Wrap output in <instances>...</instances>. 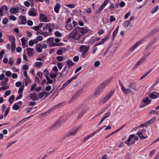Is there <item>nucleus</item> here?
<instances>
[{"label": "nucleus", "instance_id": "nucleus-1", "mask_svg": "<svg viewBox=\"0 0 159 159\" xmlns=\"http://www.w3.org/2000/svg\"><path fill=\"white\" fill-rule=\"evenodd\" d=\"M87 32V30L84 28H76L74 29L67 36V39L70 40L79 39L80 37Z\"/></svg>", "mask_w": 159, "mask_h": 159}, {"label": "nucleus", "instance_id": "nucleus-2", "mask_svg": "<svg viewBox=\"0 0 159 159\" xmlns=\"http://www.w3.org/2000/svg\"><path fill=\"white\" fill-rule=\"evenodd\" d=\"M112 79V78L108 79L101 84L96 89L93 94L94 95L96 96L100 94L105 87L109 84Z\"/></svg>", "mask_w": 159, "mask_h": 159}, {"label": "nucleus", "instance_id": "nucleus-3", "mask_svg": "<svg viewBox=\"0 0 159 159\" xmlns=\"http://www.w3.org/2000/svg\"><path fill=\"white\" fill-rule=\"evenodd\" d=\"M139 139L138 136L134 134L129 135L127 139L125 142V143L128 146H130L131 145L135 143V141Z\"/></svg>", "mask_w": 159, "mask_h": 159}, {"label": "nucleus", "instance_id": "nucleus-4", "mask_svg": "<svg viewBox=\"0 0 159 159\" xmlns=\"http://www.w3.org/2000/svg\"><path fill=\"white\" fill-rule=\"evenodd\" d=\"M150 35L148 34L146 36V37L141 39L137 42H136L129 49V51L131 52H132L137 47L139 46L144 40L145 38H146L149 37Z\"/></svg>", "mask_w": 159, "mask_h": 159}, {"label": "nucleus", "instance_id": "nucleus-5", "mask_svg": "<svg viewBox=\"0 0 159 159\" xmlns=\"http://www.w3.org/2000/svg\"><path fill=\"white\" fill-rule=\"evenodd\" d=\"M43 31H40V34L45 36H47L49 35V33L47 32V31L48 30L49 32L52 31L51 28H49L48 25H46L45 26L43 27Z\"/></svg>", "mask_w": 159, "mask_h": 159}, {"label": "nucleus", "instance_id": "nucleus-6", "mask_svg": "<svg viewBox=\"0 0 159 159\" xmlns=\"http://www.w3.org/2000/svg\"><path fill=\"white\" fill-rule=\"evenodd\" d=\"M21 6L20 5L15 6L14 7L10 9V11L11 13L15 14L18 13L20 10L21 9Z\"/></svg>", "mask_w": 159, "mask_h": 159}, {"label": "nucleus", "instance_id": "nucleus-7", "mask_svg": "<svg viewBox=\"0 0 159 159\" xmlns=\"http://www.w3.org/2000/svg\"><path fill=\"white\" fill-rule=\"evenodd\" d=\"M89 46L86 45H81L79 47L80 51L82 55H84L89 49Z\"/></svg>", "mask_w": 159, "mask_h": 159}, {"label": "nucleus", "instance_id": "nucleus-8", "mask_svg": "<svg viewBox=\"0 0 159 159\" xmlns=\"http://www.w3.org/2000/svg\"><path fill=\"white\" fill-rule=\"evenodd\" d=\"M61 103L58 104L57 105L53 107L52 108L50 109L49 111H47V112L45 113L42 114L40 116H46L48 115L49 114L51 113L52 112V111L53 110L58 108L61 105Z\"/></svg>", "mask_w": 159, "mask_h": 159}, {"label": "nucleus", "instance_id": "nucleus-9", "mask_svg": "<svg viewBox=\"0 0 159 159\" xmlns=\"http://www.w3.org/2000/svg\"><path fill=\"white\" fill-rule=\"evenodd\" d=\"M110 34H107L106 37L99 42L96 43L95 44V46H98L103 44L109 38Z\"/></svg>", "mask_w": 159, "mask_h": 159}, {"label": "nucleus", "instance_id": "nucleus-10", "mask_svg": "<svg viewBox=\"0 0 159 159\" xmlns=\"http://www.w3.org/2000/svg\"><path fill=\"white\" fill-rule=\"evenodd\" d=\"M109 2V0H105L104 2L102 4L100 8L98 11L95 12L96 13H100L103 10L105 7L107 5Z\"/></svg>", "mask_w": 159, "mask_h": 159}, {"label": "nucleus", "instance_id": "nucleus-11", "mask_svg": "<svg viewBox=\"0 0 159 159\" xmlns=\"http://www.w3.org/2000/svg\"><path fill=\"white\" fill-rule=\"evenodd\" d=\"M80 127L79 126L75 127L72 129L68 133L67 135V137L70 136L74 135H75L77 131L79 129Z\"/></svg>", "mask_w": 159, "mask_h": 159}, {"label": "nucleus", "instance_id": "nucleus-12", "mask_svg": "<svg viewBox=\"0 0 159 159\" xmlns=\"http://www.w3.org/2000/svg\"><path fill=\"white\" fill-rule=\"evenodd\" d=\"M49 21V19L47 15L44 14H40V21L47 22Z\"/></svg>", "mask_w": 159, "mask_h": 159}, {"label": "nucleus", "instance_id": "nucleus-13", "mask_svg": "<svg viewBox=\"0 0 159 159\" xmlns=\"http://www.w3.org/2000/svg\"><path fill=\"white\" fill-rule=\"evenodd\" d=\"M120 85L121 90L125 94H127L131 92V90L129 88L126 89L123 86L122 84L120 83Z\"/></svg>", "mask_w": 159, "mask_h": 159}, {"label": "nucleus", "instance_id": "nucleus-14", "mask_svg": "<svg viewBox=\"0 0 159 159\" xmlns=\"http://www.w3.org/2000/svg\"><path fill=\"white\" fill-rule=\"evenodd\" d=\"M149 97L152 99H156L159 97V93L156 92H153L149 95Z\"/></svg>", "mask_w": 159, "mask_h": 159}, {"label": "nucleus", "instance_id": "nucleus-15", "mask_svg": "<svg viewBox=\"0 0 159 159\" xmlns=\"http://www.w3.org/2000/svg\"><path fill=\"white\" fill-rule=\"evenodd\" d=\"M50 94L48 92L44 91L40 93V98H45Z\"/></svg>", "mask_w": 159, "mask_h": 159}, {"label": "nucleus", "instance_id": "nucleus-16", "mask_svg": "<svg viewBox=\"0 0 159 159\" xmlns=\"http://www.w3.org/2000/svg\"><path fill=\"white\" fill-rule=\"evenodd\" d=\"M54 39L53 38H50L48 39L47 41L48 43H50L51 45L53 46H56V43L54 42Z\"/></svg>", "mask_w": 159, "mask_h": 159}, {"label": "nucleus", "instance_id": "nucleus-17", "mask_svg": "<svg viewBox=\"0 0 159 159\" xmlns=\"http://www.w3.org/2000/svg\"><path fill=\"white\" fill-rule=\"evenodd\" d=\"M73 80V78H71V79L68 80L66 82L63 84L62 87L61 88V89H63L66 87L67 85L69 84Z\"/></svg>", "mask_w": 159, "mask_h": 159}, {"label": "nucleus", "instance_id": "nucleus-18", "mask_svg": "<svg viewBox=\"0 0 159 159\" xmlns=\"http://www.w3.org/2000/svg\"><path fill=\"white\" fill-rule=\"evenodd\" d=\"M137 134L139 136L141 139H144L148 137V136L143 135L140 131L138 132Z\"/></svg>", "mask_w": 159, "mask_h": 159}, {"label": "nucleus", "instance_id": "nucleus-19", "mask_svg": "<svg viewBox=\"0 0 159 159\" xmlns=\"http://www.w3.org/2000/svg\"><path fill=\"white\" fill-rule=\"evenodd\" d=\"M60 7V6L58 3H57L56 5L54 6V10L56 13H58L59 12Z\"/></svg>", "mask_w": 159, "mask_h": 159}, {"label": "nucleus", "instance_id": "nucleus-20", "mask_svg": "<svg viewBox=\"0 0 159 159\" xmlns=\"http://www.w3.org/2000/svg\"><path fill=\"white\" fill-rule=\"evenodd\" d=\"M143 101L144 103L146 104V105H148L151 103V100L148 97H146L143 99Z\"/></svg>", "mask_w": 159, "mask_h": 159}, {"label": "nucleus", "instance_id": "nucleus-21", "mask_svg": "<svg viewBox=\"0 0 159 159\" xmlns=\"http://www.w3.org/2000/svg\"><path fill=\"white\" fill-rule=\"evenodd\" d=\"M156 120V118L155 117H153L150 120L147 121L146 123H145L146 126H147L148 125L154 122Z\"/></svg>", "mask_w": 159, "mask_h": 159}, {"label": "nucleus", "instance_id": "nucleus-22", "mask_svg": "<svg viewBox=\"0 0 159 159\" xmlns=\"http://www.w3.org/2000/svg\"><path fill=\"white\" fill-rule=\"evenodd\" d=\"M109 100L105 96L102 99L100 102H99V103L100 104H102L106 103Z\"/></svg>", "mask_w": 159, "mask_h": 159}, {"label": "nucleus", "instance_id": "nucleus-23", "mask_svg": "<svg viewBox=\"0 0 159 159\" xmlns=\"http://www.w3.org/2000/svg\"><path fill=\"white\" fill-rule=\"evenodd\" d=\"M66 50L65 48H63L61 49H59L58 50L57 52V54L58 55H62L63 53L65 52Z\"/></svg>", "mask_w": 159, "mask_h": 159}, {"label": "nucleus", "instance_id": "nucleus-24", "mask_svg": "<svg viewBox=\"0 0 159 159\" xmlns=\"http://www.w3.org/2000/svg\"><path fill=\"white\" fill-rule=\"evenodd\" d=\"M143 134L145 136H148L149 135L148 132L145 129H143L139 131Z\"/></svg>", "mask_w": 159, "mask_h": 159}, {"label": "nucleus", "instance_id": "nucleus-25", "mask_svg": "<svg viewBox=\"0 0 159 159\" xmlns=\"http://www.w3.org/2000/svg\"><path fill=\"white\" fill-rule=\"evenodd\" d=\"M114 90H111L109 93H107L105 96L109 100L114 94Z\"/></svg>", "mask_w": 159, "mask_h": 159}, {"label": "nucleus", "instance_id": "nucleus-26", "mask_svg": "<svg viewBox=\"0 0 159 159\" xmlns=\"http://www.w3.org/2000/svg\"><path fill=\"white\" fill-rule=\"evenodd\" d=\"M27 54L30 57L33 54V49L31 48H28L27 49Z\"/></svg>", "mask_w": 159, "mask_h": 159}, {"label": "nucleus", "instance_id": "nucleus-27", "mask_svg": "<svg viewBox=\"0 0 159 159\" xmlns=\"http://www.w3.org/2000/svg\"><path fill=\"white\" fill-rule=\"evenodd\" d=\"M30 95L31 98L33 99L34 101H36L38 99V97L36 96L35 94L32 93Z\"/></svg>", "mask_w": 159, "mask_h": 159}, {"label": "nucleus", "instance_id": "nucleus-28", "mask_svg": "<svg viewBox=\"0 0 159 159\" xmlns=\"http://www.w3.org/2000/svg\"><path fill=\"white\" fill-rule=\"evenodd\" d=\"M119 27L117 26L116 29L114 31L113 35H112V37L113 38V39H114V38L115 37L119 29Z\"/></svg>", "mask_w": 159, "mask_h": 159}, {"label": "nucleus", "instance_id": "nucleus-29", "mask_svg": "<svg viewBox=\"0 0 159 159\" xmlns=\"http://www.w3.org/2000/svg\"><path fill=\"white\" fill-rule=\"evenodd\" d=\"M66 28L68 30H71L73 28V26L71 24H67L66 25Z\"/></svg>", "mask_w": 159, "mask_h": 159}, {"label": "nucleus", "instance_id": "nucleus-30", "mask_svg": "<svg viewBox=\"0 0 159 159\" xmlns=\"http://www.w3.org/2000/svg\"><path fill=\"white\" fill-rule=\"evenodd\" d=\"M67 65L69 67H71L74 65V63L72 61H66Z\"/></svg>", "mask_w": 159, "mask_h": 159}, {"label": "nucleus", "instance_id": "nucleus-31", "mask_svg": "<svg viewBox=\"0 0 159 159\" xmlns=\"http://www.w3.org/2000/svg\"><path fill=\"white\" fill-rule=\"evenodd\" d=\"M151 70H148L147 72L145 73L142 76L140 77V80H141L143 78L145 77L148 74H149L151 72Z\"/></svg>", "mask_w": 159, "mask_h": 159}, {"label": "nucleus", "instance_id": "nucleus-32", "mask_svg": "<svg viewBox=\"0 0 159 159\" xmlns=\"http://www.w3.org/2000/svg\"><path fill=\"white\" fill-rule=\"evenodd\" d=\"M9 40L11 41V44L15 43V39L13 36H10L9 37Z\"/></svg>", "mask_w": 159, "mask_h": 159}, {"label": "nucleus", "instance_id": "nucleus-33", "mask_svg": "<svg viewBox=\"0 0 159 159\" xmlns=\"http://www.w3.org/2000/svg\"><path fill=\"white\" fill-rule=\"evenodd\" d=\"M159 8V7L157 5L155 7L152 9L151 11V12L152 13H155L158 10Z\"/></svg>", "mask_w": 159, "mask_h": 159}, {"label": "nucleus", "instance_id": "nucleus-34", "mask_svg": "<svg viewBox=\"0 0 159 159\" xmlns=\"http://www.w3.org/2000/svg\"><path fill=\"white\" fill-rule=\"evenodd\" d=\"M26 22V20L25 16H23L21 19V23L22 24H25Z\"/></svg>", "mask_w": 159, "mask_h": 159}, {"label": "nucleus", "instance_id": "nucleus-35", "mask_svg": "<svg viewBox=\"0 0 159 159\" xmlns=\"http://www.w3.org/2000/svg\"><path fill=\"white\" fill-rule=\"evenodd\" d=\"M24 87V86L22 85L19 88L18 91V93L19 94H22L21 93H22L23 91Z\"/></svg>", "mask_w": 159, "mask_h": 159}, {"label": "nucleus", "instance_id": "nucleus-36", "mask_svg": "<svg viewBox=\"0 0 159 159\" xmlns=\"http://www.w3.org/2000/svg\"><path fill=\"white\" fill-rule=\"evenodd\" d=\"M29 15L31 16H36L35 13L32 10H30L28 12Z\"/></svg>", "mask_w": 159, "mask_h": 159}, {"label": "nucleus", "instance_id": "nucleus-37", "mask_svg": "<svg viewBox=\"0 0 159 159\" xmlns=\"http://www.w3.org/2000/svg\"><path fill=\"white\" fill-rule=\"evenodd\" d=\"M55 35L57 37H61L62 36V34L61 33L58 31H56L54 33Z\"/></svg>", "mask_w": 159, "mask_h": 159}, {"label": "nucleus", "instance_id": "nucleus-38", "mask_svg": "<svg viewBox=\"0 0 159 159\" xmlns=\"http://www.w3.org/2000/svg\"><path fill=\"white\" fill-rule=\"evenodd\" d=\"M9 85H5L3 86H2L0 88V90H5L9 89Z\"/></svg>", "mask_w": 159, "mask_h": 159}, {"label": "nucleus", "instance_id": "nucleus-39", "mask_svg": "<svg viewBox=\"0 0 159 159\" xmlns=\"http://www.w3.org/2000/svg\"><path fill=\"white\" fill-rule=\"evenodd\" d=\"M39 41H40V36H38L36 39L33 40V42L34 44L37 43Z\"/></svg>", "mask_w": 159, "mask_h": 159}, {"label": "nucleus", "instance_id": "nucleus-40", "mask_svg": "<svg viewBox=\"0 0 159 159\" xmlns=\"http://www.w3.org/2000/svg\"><path fill=\"white\" fill-rule=\"evenodd\" d=\"M130 21H125L123 24V26L125 27H127L130 24Z\"/></svg>", "mask_w": 159, "mask_h": 159}, {"label": "nucleus", "instance_id": "nucleus-41", "mask_svg": "<svg viewBox=\"0 0 159 159\" xmlns=\"http://www.w3.org/2000/svg\"><path fill=\"white\" fill-rule=\"evenodd\" d=\"M110 112L109 111H108L105 114L104 116L103 117L105 119L107 118L108 117L110 116Z\"/></svg>", "mask_w": 159, "mask_h": 159}, {"label": "nucleus", "instance_id": "nucleus-42", "mask_svg": "<svg viewBox=\"0 0 159 159\" xmlns=\"http://www.w3.org/2000/svg\"><path fill=\"white\" fill-rule=\"evenodd\" d=\"M8 22V19L7 18H5L3 19L2 20V23L4 25L6 24Z\"/></svg>", "mask_w": 159, "mask_h": 159}, {"label": "nucleus", "instance_id": "nucleus-43", "mask_svg": "<svg viewBox=\"0 0 159 159\" xmlns=\"http://www.w3.org/2000/svg\"><path fill=\"white\" fill-rule=\"evenodd\" d=\"M15 99V97L14 95H12L9 98V101L10 102L11 104L12 103L13 101H14V100Z\"/></svg>", "mask_w": 159, "mask_h": 159}, {"label": "nucleus", "instance_id": "nucleus-44", "mask_svg": "<svg viewBox=\"0 0 159 159\" xmlns=\"http://www.w3.org/2000/svg\"><path fill=\"white\" fill-rule=\"evenodd\" d=\"M19 108V107L17 105L15 104L12 107V109L15 110H18Z\"/></svg>", "mask_w": 159, "mask_h": 159}, {"label": "nucleus", "instance_id": "nucleus-45", "mask_svg": "<svg viewBox=\"0 0 159 159\" xmlns=\"http://www.w3.org/2000/svg\"><path fill=\"white\" fill-rule=\"evenodd\" d=\"M60 121L59 120V121L57 122L54 125L52 126V127H54L55 126H56V128L57 127L59 126L60 125Z\"/></svg>", "mask_w": 159, "mask_h": 159}, {"label": "nucleus", "instance_id": "nucleus-46", "mask_svg": "<svg viewBox=\"0 0 159 159\" xmlns=\"http://www.w3.org/2000/svg\"><path fill=\"white\" fill-rule=\"evenodd\" d=\"M150 114H154L156 115H158L159 114V113L158 112L156 111L155 110H152L150 112Z\"/></svg>", "mask_w": 159, "mask_h": 159}, {"label": "nucleus", "instance_id": "nucleus-47", "mask_svg": "<svg viewBox=\"0 0 159 159\" xmlns=\"http://www.w3.org/2000/svg\"><path fill=\"white\" fill-rule=\"evenodd\" d=\"M9 19L11 20H12L13 21L15 20L16 19V18L14 16L12 15H10L9 16Z\"/></svg>", "mask_w": 159, "mask_h": 159}, {"label": "nucleus", "instance_id": "nucleus-48", "mask_svg": "<svg viewBox=\"0 0 159 159\" xmlns=\"http://www.w3.org/2000/svg\"><path fill=\"white\" fill-rule=\"evenodd\" d=\"M66 6L71 8H74L75 7V5L73 4H67L66 5Z\"/></svg>", "mask_w": 159, "mask_h": 159}, {"label": "nucleus", "instance_id": "nucleus-49", "mask_svg": "<svg viewBox=\"0 0 159 159\" xmlns=\"http://www.w3.org/2000/svg\"><path fill=\"white\" fill-rule=\"evenodd\" d=\"M57 65L59 69L61 70L63 66V64L62 63H57Z\"/></svg>", "mask_w": 159, "mask_h": 159}, {"label": "nucleus", "instance_id": "nucleus-50", "mask_svg": "<svg viewBox=\"0 0 159 159\" xmlns=\"http://www.w3.org/2000/svg\"><path fill=\"white\" fill-rule=\"evenodd\" d=\"M11 93V91L9 90H7L6 91L5 93V95H4V97L5 98L7 96H8Z\"/></svg>", "mask_w": 159, "mask_h": 159}, {"label": "nucleus", "instance_id": "nucleus-51", "mask_svg": "<svg viewBox=\"0 0 159 159\" xmlns=\"http://www.w3.org/2000/svg\"><path fill=\"white\" fill-rule=\"evenodd\" d=\"M92 136V135L89 134L85 137L84 138L83 141H85L88 140V139L89 138H90Z\"/></svg>", "mask_w": 159, "mask_h": 159}, {"label": "nucleus", "instance_id": "nucleus-52", "mask_svg": "<svg viewBox=\"0 0 159 159\" xmlns=\"http://www.w3.org/2000/svg\"><path fill=\"white\" fill-rule=\"evenodd\" d=\"M57 60L59 61H62L64 60V57L62 56H58L57 57Z\"/></svg>", "mask_w": 159, "mask_h": 159}, {"label": "nucleus", "instance_id": "nucleus-53", "mask_svg": "<svg viewBox=\"0 0 159 159\" xmlns=\"http://www.w3.org/2000/svg\"><path fill=\"white\" fill-rule=\"evenodd\" d=\"M16 48V45L15 43H12L11 44V50L12 51H14L15 50Z\"/></svg>", "mask_w": 159, "mask_h": 159}, {"label": "nucleus", "instance_id": "nucleus-54", "mask_svg": "<svg viewBox=\"0 0 159 159\" xmlns=\"http://www.w3.org/2000/svg\"><path fill=\"white\" fill-rule=\"evenodd\" d=\"M9 110H10V107H7V109H6V111H5V113H4V116L5 117L7 116Z\"/></svg>", "mask_w": 159, "mask_h": 159}, {"label": "nucleus", "instance_id": "nucleus-55", "mask_svg": "<svg viewBox=\"0 0 159 159\" xmlns=\"http://www.w3.org/2000/svg\"><path fill=\"white\" fill-rule=\"evenodd\" d=\"M37 86V85L36 83H34L31 86V90L33 91L34 89Z\"/></svg>", "mask_w": 159, "mask_h": 159}, {"label": "nucleus", "instance_id": "nucleus-56", "mask_svg": "<svg viewBox=\"0 0 159 159\" xmlns=\"http://www.w3.org/2000/svg\"><path fill=\"white\" fill-rule=\"evenodd\" d=\"M141 63L142 62L140 61H139L135 65L134 68H137L139 65L141 64Z\"/></svg>", "mask_w": 159, "mask_h": 159}, {"label": "nucleus", "instance_id": "nucleus-57", "mask_svg": "<svg viewBox=\"0 0 159 159\" xmlns=\"http://www.w3.org/2000/svg\"><path fill=\"white\" fill-rule=\"evenodd\" d=\"M11 73L9 71H7L5 73V75L6 76L8 77H10L11 75Z\"/></svg>", "mask_w": 159, "mask_h": 159}, {"label": "nucleus", "instance_id": "nucleus-58", "mask_svg": "<svg viewBox=\"0 0 159 159\" xmlns=\"http://www.w3.org/2000/svg\"><path fill=\"white\" fill-rule=\"evenodd\" d=\"M22 42V45L24 46L25 44V40L23 38H22L21 39Z\"/></svg>", "mask_w": 159, "mask_h": 159}, {"label": "nucleus", "instance_id": "nucleus-59", "mask_svg": "<svg viewBox=\"0 0 159 159\" xmlns=\"http://www.w3.org/2000/svg\"><path fill=\"white\" fill-rule=\"evenodd\" d=\"M79 59V57L78 56H75L74 57L73 59V60L75 61L76 62Z\"/></svg>", "mask_w": 159, "mask_h": 159}, {"label": "nucleus", "instance_id": "nucleus-60", "mask_svg": "<svg viewBox=\"0 0 159 159\" xmlns=\"http://www.w3.org/2000/svg\"><path fill=\"white\" fill-rule=\"evenodd\" d=\"M46 78L49 83L52 84V80H51L50 78L48 77H46Z\"/></svg>", "mask_w": 159, "mask_h": 159}, {"label": "nucleus", "instance_id": "nucleus-61", "mask_svg": "<svg viewBox=\"0 0 159 159\" xmlns=\"http://www.w3.org/2000/svg\"><path fill=\"white\" fill-rule=\"evenodd\" d=\"M131 13L130 12H129L125 15L124 18L125 19H127L128 17L130 15Z\"/></svg>", "mask_w": 159, "mask_h": 159}, {"label": "nucleus", "instance_id": "nucleus-62", "mask_svg": "<svg viewBox=\"0 0 159 159\" xmlns=\"http://www.w3.org/2000/svg\"><path fill=\"white\" fill-rule=\"evenodd\" d=\"M116 20L115 18L113 16H111L110 17V21L112 22Z\"/></svg>", "mask_w": 159, "mask_h": 159}, {"label": "nucleus", "instance_id": "nucleus-63", "mask_svg": "<svg viewBox=\"0 0 159 159\" xmlns=\"http://www.w3.org/2000/svg\"><path fill=\"white\" fill-rule=\"evenodd\" d=\"M147 56H144L141 57V58L140 59V61L142 62H144L145 61V59L146 58Z\"/></svg>", "mask_w": 159, "mask_h": 159}, {"label": "nucleus", "instance_id": "nucleus-64", "mask_svg": "<svg viewBox=\"0 0 159 159\" xmlns=\"http://www.w3.org/2000/svg\"><path fill=\"white\" fill-rule=\"evenodd\" d=\"M27 23L28 25L30 26L32 25L33 24V22L31 20H28L27 22Z\"/></svg>", "mask_w": 159, "mask_h": 159}]
</instances>
